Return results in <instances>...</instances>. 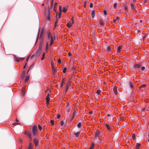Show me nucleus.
Returning a JSON list of instances; mask_svg holds the SVG:
<instances>
[{
  "instance_id": "20",
  "label": "nucleus",
  "mask_w": 149,
  "mask_h": 149,
  "mask_svg": "<svg viewBox=\"0 0 149 149\" xmlns=\"http://www.w3.org/2000/svg\"><path fill=\"white\" fill-rule=\"evenodd\" d=\"M100 24L101 26H103L104 24V23L103 20L102 19L100 20Z\"/></svg>"
},
{
  "instance_id": "31",
  "label": "nucleus",
  "mask_w": 149,
  "mask_h": 149,
  "mask_svg": "<svg viewBox=\"0 0 149 149\" xmlns=\"http://www.w3.org/2000/svg\"><path fill=\"white\" fill-rule=\"evenodd\" d=\"M119 18L118 17H116V19H114L113 20L114 22L115 23V22H116V21L119 20Z\"/></svg>"
},
{
  "instance_id": "38",
  "label": "nucleus",
  "mask_w": 149,
  "mask_h": 149,
  "mask_svg": "<svg viewBox=\"0 0 149 149\" xmlns=\"http://www.w3.org/2000/svg\"><path fill=\"white\" fill-rule=\"evenodd\" d=\"M135 134H134L132 135V138L134 139H135Z\"/></svg>"
},
{
  "instance_id": "25",
  "label": "nucleus",
  "mask_w": 149,
  "mask_h": 149,
  "mask_svg": "<svg viewBox=\"0 0 149 149\" xmlns=\"http://www.w3.org/2000/svg\"><path fill=\"white\" fill-rule=\"evenodd\" d=\"M54 0H51V8H52L53 7V5L54 4Z\"/></svg>"
},
{
  "instance_id": "29",
  "label": "nucleus",
  "mask_w": 149,
  "mask_h": 149,
  "mask_svg": "<svg viewBox=\"0 0 149 149\" xmlns=\"http://www.w3.org/2000/svg\"><path fill=\"white\" fill-rule=\"evenodd\" d=\"M25 72H24L22 74V75L21 76V78L22 79H24V75H25Z\"/></svg>"
},
{
  "instance_id": "7",
  "label": "nucleus",
  "mask_w": 149,
  "mask_h": 149,
  "mask_svg": "<svg viewBox=\"0 0 149 149\" xmlns=\"http://www.w3.org/2000/svg\"><path fill=\"white\" fill-rule=\"evenodd\" d=\"M33 141L36 146H37L38 145V139L36 138H35L33 139Z\"/></svg>"
},
{
  "instance_id": "55",
  "label": "nucleus",
  "mask_w": 149,
  "mask_h": 149,
  "mask_svg": "<svg viewBox=\"0 0 149 149\" xmlns=\"http://www.w3.org/2000/svg\"><path fill=\"white\" fill-rule=\"evenodd\" d=\"M61 13L59 14L58 15V18H59L61 17Z\"/></svg>"
},
{
  "instance_id": "21",
  "label": "nucleus",
  "mask_w": 149,
  "mask_h": 149,
  "mask_svg": "<svg viewBox=\"0 0 149 149\" xmlns=\"http://www.w3.org/2000/svg\"><path fill=\"white\" fill-rule=\"evenodd\" d=\"M76 113H77V112L76 111H74V112L73 113V115H72V119H73L75 117V116L76 115Z\"/></svg>"
},
{
  "instance_id": "50",
  "label": "nucleus",
  "mask_w": 149,
  "mask_h": 149,
  "mask_svg": "<svg viewBox=\"0 0 149 149\" xmlns=\"http://www.w3.org/2000/svg\"><path fill=\"white\" fill-rule=\"evenodd\" d=\"M57 21H58V20L57 19L56 20V22H55V24H54V26H56V25L57 24Z\"/></svg>"
},
{
  "instance_id": "44",
  "label": "nucleus",
  "mask_w": 149,
  "mask_h": 149,
  "mask_svg": "<svg viewBox=\"0 0 149 149\" xmlns=\"http://www.w3.org/2000/svg\"><path fill=\"white\" fill-rule=\"evenodd\" d=\"M93 6V4L92 3H91L90 4V7L92 8Z\"/></svg>"
},
{
  "instance_id": "2",
  "label": "nucleus",
  "mask_w": 149,
  "mask_h": 149,
  "mask_svg": "<svg viewBox=\"0 0 149 149\" xmlns=\"http://www.w3.org/2000/svg\"><path fill=\"white\" fill-rule=\"evenodd\" d=\"M48 38L49 40H50V45L51 46L53 44V42L55 40V38L53 37L50 32L48 33Z\"/></svg>"
},
{
  "instance_id": "51",
  "label": "nucleus",
  "mask_w": 149,
  "mask_h": 149,
  "mask_svg": "<svg viewBox=\"0 0 149 149\" xmlns=\"http://www.w3.org/2000/svg\"><path fill=\"white\" fill-rule=\"evenodd\" d=\"M124 9L125 10H126L127 9V7L126 6H124Z\"/></svg>"
},
{
  "instance_id": "63",
  "label": "nucleus",
  "mask_w": 149,
  "mask_h": 149,
  "mask_svg": "<svg viewBox=\"0 0 149 149\" xmlns=\"http://www.w3.org/2000/svg\"><path fill=\"white\" fill-rule=\"evenodd\" d=\"M136 0H133V1L134 2L136 1Z\"/></svg>"
},
{
  "instance_id": "41",
  "label": "nucleus",
  "mask_w": 149,
  "mask_h": 149,
  "mask_svg": "<svg viewBox=\"0 0 149 149\" xmlns=\"http://www.w3.org/2000/svg\"><path fill=\"white\" fill-rule=\"evenodd\" d=\"M58 3H57V2H55V3L54 5V7L55 8H56V6L57 5Z\"/></svg>"
},
{
  "instance_id": "17",
  "label": "nucleus",
  "mask_w": 149,
  "mask_h": 149,
  "mask_svg": "<svg viewBox=\"0 0 149 149\" xmlns=\"http://www.w3.org/2000/svg\"><path fill=\"white\" fill-rule=\"evenodd\" d=\"M140 144L139 143H137L136 144V149H139V148L140 146Z\"/></svg>"
},
{
  "instance_id": "11",
  "label": "nucleus",
  "mask_w": 149,
  "mask_h": 149,
  "mask_svg": "<svg viewBox=\"0 0 149 149\" xmlns=\"http://www.w3.org/2000/svg\"><path fill=\"white\" fill-rule=\"evenodd\" d=\"M95 10H93L91 13V15L93 18H94L95 15Z\"/></svg>"
},
{
  "instance_id": "12",
  "label": "nucleus",
  "mask_w": 149,
  "mask_h": 149,
  "mask_svg": "<svg viewBox=\"0 0 149 149\" xmlns=\"http://www.w3.org/2000/svg\"><path fill=\"white\" fill-rule=\"evenodd\" d=\"M113 91L115 95L117 94V88L116 87H114L113 88Z\"/></svg>"
},
{
  "instance_id": "33",
  "label": "nucleus",
  "mask_w": 149,
  "mask_h": 149,
  "mask_svg": "<svg viewBox=\"0 0 149 149\" xmlns=\"http://www.w3.org/2000/svg\"><path fill=\"white\" fill-rule=\"evenodd\" d=\"M130 86L131 88H133V85L132 83V82H130Z\"/></svg>"
},
{
  "instance_id": "47",
  "label": "nucleus",
  "mask_w": 149,
  "mask_h": 149,
  "mask_svg": "<svg viewBox=\"0 0 149 149\" xmlns=\"http://www.w3.org/2000/svg\"><path fill=\"white\" fill-rule=\"evenodd\" d=\"M117 3H115L113 5V7L114 8H116V7L117 6Z\"/></svg>"
},
{
  "instance_id": "6",
  "label": "nucleus",
  "mask_w": 149,
  "mask_h": 149,
  "mask_svg": "<svg viewBox=\"0 0 149 149\" xmlns=\"http://www.w3.org/2000/svg\"><path fill=\"white\" fill-rule=\"evenodd\" d=\"M14 59L15 61L19 62L20 61L23 60L24 59V58H18L15 56Z\"/></svg>"
},
{
  "instance_id": "52",
  "label": "nucleus",
  "mask_w": 149,
  "mask_h": 149,
  "mask_svg": "<svg viewBox=\"0 0 149 149\" xmlns=\"http://www.w3.org/2000/svg\"><path fill=\"white\" fill-rule=\"evenodd\" d=\"M72 55V54L70 52H69L68 53V56H70Z\"/></svg>"
},
{
  "instance_id": "64",
  "label": "nucleus",
  "mask_w": 149,
  "mask_h": 149,
  "mask_svg": "<svg viewBox=\"0 0 149 149\" xmlns=\"http://www.w3.org/2000/svg\"><path fill=\"white\" fill-rule=\"evenodd\" d=\"M88 149H92L91 148H90Z\"/></svg>"
},
{
  "instance_id": "1",
  "label": "nucleus",
  "mask_w": 149,
  "mask_h": 149,
  "mask_svg": "<svg viewBox=\"0 0 149 149\" xmlns=\"http://www.w3.org/2000/svg\"><path fill=\"white\" fill-rule=\"evenodd\" d=\"M45 16L46 17L47 20L50 21L51 19V14L50 13V10L49 9H46L45 10Z\"/></svg>"
},
{
  "instance_id": "13",
  "label": "nucleus",
  "mask_w": 149,
  "mask_h": 149,
  "mask_svg": "<svg viewBox=\"0 0 149 149\" xmlns=\"http://www.w3.org/2000/svg\"><path fill=\"white\" fill-rule=\"evenodd\" d=\"M100 132L99 131L97 130L95 134V137H97L100 134Z\"/></svg>"
},
{
  "instance_id": "32",
  "label": "nucleus",
  "mask_w": 149,
  "mask_h": 149,
  "mask_svg": "<svg viewBox=\"0 0 149 149\" xmlns=\"http://www.w3.org/2000/svg\"><path fill=\"white\" fill-rule=\"evenodd\" d=\"M13 125H14L15 126L17 125H20V123H13Z\"/></svg>"
},
{
  "instance_id": "58",
  "label": "nucleus",
  "mask_w": 149,
  "mask_h": 149,
  "mask_svg": "<svg viewBox=\"0 0 149 149\" xmlns=\"http://www.w3.org/2000/svg\"><path fill=\"white\" fill-rule=\"evenodd\" d=\"M56 8H54V11H56Z\"/></svg>"
},
{
  "instance_id": "16",
  "label": "nucleus",
  "mask_w": 149,
  "mask_h": 149,
  "mask_svg": "<svg viewBox=\"0 0 149 149\" xmlns=\"http://www.w3.org/2000/svg\"><path fill=\"white\" fill-rule=\"evenodd\" d=\"M52 68L53 70V72L54 73L56 71V70L55 69L54 67V65L52 64Z\"/></svg>"
},
{
  "instance_id": "39",
  "label": "nucleus",
  "mask_w": 149,
  "mask_h": 149,
  "mask_svg": "<svg viewBox=\"0 0 149 149\" xmlns=\"http://www.w3.org/2000/svg\"><path fill=\"white\" fill-rule=\"evenodd\" d=\"M63 124H64V122H63V121H61V123H60V125L61 126H62L63 125Z\"/></svg>"
},
{
  "instance_id": "10",
  "label": "nucleus",
  "mask_w": 149,
  "mask_h": 149,
  "mask_svg": "<svg viewBox=\"0 0 149 149\" xmlns=\"http://www.w3.org/2000/svg\"><path fill=\"white\" fill-rule=\"evenodd\" d=\"M141 65L140 64H135L134 66L135 68H140L141 67Z\"/></svg>"
},
{
  "instance_id": "5",
  "label": "nucleus",
  "mask_w": 149,
  "mask_h": 149,
  "mask_svg": "<svg viewBox=\"0 0 149 149\" xmlns=\"http://www.w3.org/2000/svg\"><path fill=\"white\" fill-rule=\"evenodd\" d=\"M25 134L31 140H32V137L31 133L29 132L25 131Z\"/></svg>"
},
{
  "instance_id": "9",
  "label": "nucleus",
  "mask_w": 149,
  "mask_h": 149,
  "mask_svg": "<svg viewBox=\"0 0 149 149\" xmlns=\"http://www.w3.org/2000/svg\"><path fill=\"white\" fill-rule=\"evenodd\" d=\"M28 149H33V145L31 143L29 144Z\"/></svg>"
},
{
  "instance_id": "62",
  "label": "nucleus",
  "mask_w": 149,
  "mask_h": 149,
  "mask_svg": "<svg viewBox=\"0 0 149 149\" xmlns=\"http://www.w3.org/2000/svg\"><path fill=\"white\" fill-rule=\"evenodd\" d=\"M110 116V115L109 114H108L107 115V116Z\"/></svg>"
},
{
  "instance_id": "42",
  "label": "nucleus",
  "mask_w": 149,
  "mask_h": 149,
  "mask_svg": "<svg viewBox=\"0 0 149 149\" xmlns=\"http://www.w3.org/2000/svg\"><path fill=\"white\" fill-rule=\"evenodd\" d=\"M38 128L40 130H41L42 129V127L40 125H38Z\"/></svg>"
},
{
  "instance_id": "54",
  "label": "nucleus",
  "mask_w": 149,
  "mask_h": 149,
  "mask_svg": "<svg viewBox=\"0 0 149 149\" xmlns=\"http://www.w3.org/2000/svg\"><path fill=\"white\" fill-rule=\"evenodd\" d=\"M61 116L60 115H58L57 116V118H59Z\"/></svg>"
},
{
  "instance_id": "8",
  "label": "nucleus",
  "mask_w": 149,
  "mask_h": 149,
  "mask_svg": "<svg viewBox=\"0 0 149 149\" xmlns=\"http://www.w3.org/2000/svg\"><path fill=\"white\" fill-rule=\"evenodd\" d=\"M46 104H48L49 103V102L50 101V98L49 97V94H48L47 96V97L46 98Z\"/></svg>"
},
{
  "instance_id": "46",
  "label": "nucleus",
  "mask_w": 149,
  "mask_h": 149,
  "mask_svg": "<svg viewBox=\"0 0 149 149\" xmlns=\"http://www.w3.org/2000/svg\"><path fill=\"white\" fill-rule=\"evenodd\" d=\"M61 60L60 59H58V63H61Z\"/></svg>"
},
{
  "instance_id": "26",
  "label": "nucleus",
  "mask_w": 149,
  "mask_h": 149,
  "mask_svg": "<svg viewBox=\"0 0 149 149\" xmlns=\"http://www.w3.org/2000/svg\"><path fill=\"white\" fill-rule=\"evenodd\" d=\"M67 11V9L65 8V7H63L62 12H63L65 13Z\"/></svg>"
},
{
  "instance_id": "53",
  "label": "nucleus",
  "mask_w": 149,
  "mask_h": 149,
  "mask_svg": "<svg viewBox=\"0 0 149 149\" xmlns=\"http://www.w3.org/2000/svg\"><path fill=\"white\" fill-rule=\"evenodd\" d=\"M145 69V67H142L141 68V69L142 70H144Z\"/></svg>"
},
{
  "instance_id": "40",
  "label": "nucleus",
  "mask_w": 149,
  "mask_h": 149,
  "mask_svg": "<svg viewBox=\"0 0 149 149\" xmlns=\"http://www.w3.org/2000/svg\"><path fill=\"white\" fill-rule=\"evenodd\" d=\"M51 124L52 125H54V121L52 120H51Z\"/></svg>"
},
{
  "instance_id": "34",
  "label": "nucleus",
  "mask_w": 149,
  "mask_h": 149,
  "mask_svg": "<svg viewBox=\"0 0 149 149\" xmlns=\"http://www.w3.org/2000/svg\"><path fill=\"white\" fill-rule=\"evenodd\" d=\"M45 53H44L43 54L41 58V60H43L45 58Z\"/></svg>"
},
{
  "instance_id": "14",
  "label": "nucleus",
  "mask_w": 149,
  "mask_h": 149,
  "mask_svg": "<svg viewBox=\"0 0 149 149\" xmlns=\"http://www.w3.org/2000/svg\"><path fill=\"white\" fill-rule=\"evenodd\" d=\"M25 89L24 87L22 88V94L23 96L25 95Z\"/></svg>"
},
{
  "instance_id": "35",
  "label": "nucleus",
  "mask_w": 149,
  "mask_h": 149,
  "mask_svg": "<svg viewBox=\"0 0 149 149\" xmlns=\"http://www.w3.org/2000/svg\"><path fill=\"white\" fill-rule=\"evenodd\" d=\"M65 83V82H64V80L63 79L62 80V82H61V86H63V84L64 83Z\"/></svg>"
},
{
  "instance_id": "37",
  "label": "nucleus",
  "mask_w": 149,
  "mask_h": 149,
  "mask_svg": "<svg viewBox=\"0 0 149 149\" xmlns=\"http://www.w3.org/2000/svg\"><path fill=\"white\" fill-rule=\"evenodd\" d=\"M101 92V91L100 90H98L97 91V92H96V93L98 94V95H99L100 94V93Z\"/></svg>"
},
{
  "instance_id": "15",
  "label": "nucleus",
  "mask_w": 149,
  "mask_h": 149,
  "mask_svg": "<svg viewBox=\"0 0 149 149\" xmlns=\"http://www.w3.org/2000/svg\"><path fill=\"white\" fill-rule=\"evenodd\" d=\"M122 46H119L118 48L117 49V52H120V51L121 49L122 48Z\"/></svg>"
},
{
  "instance_id": "59",
  "label": "nucleus",
  "mask_w": 149,
  "mask_h": 149,
  "mask_svg": "<svg viewBox=\"0 0 149 149\" xmlns=\"http://www.w3.org/2000/svg\"><path fill=\"white\" fill-rule=\"evenodd\" d=\"M61 7L60 6L59 7V10H61Z\"/></svg>"
},
{
  "instance_id": "43",
  "label": "nucleus",
  "mask_w": 149,
  "mask_h": 149,
  "mask_svg": "<svg viewBox=\"0 0 149 149\" xmlns=\"http://www.w3.org/2000/svg\"><path fill=\"white\" fill-rule=\"evenodd\" d=\"M86 1H85L84 2V7L85 8L86 7Z\"/></svg>"
},
{
  "instance_id": "49",
  "label": "nucleus",
  "mask_w": 149,
  "mask_h": 149,
  "mask_svg": "<svg viewBox=\"0 0 149 149\" xmlns=\"http://www.w3.org/2000/svg\"><path fill=\"white\" fill-rule=\"evenodd\" d=\"M48 44L47 43L46 44V49L47 50L48 49Z\"/></svg>"
},
{
  "instance_id": "56",
  "label": "nucleus",
  "mask_w": 149,
  "mask_h": 149,
  "mask_svg": "<svg viewBox=\"0 0 149 149\" xmlns=\"http://www.w3.org/2000/svg\"><path fill=\"white\" fill-rule=\"evenodd\" d=\"M29 56L27 57V58L26 59V61H27L29 59Z\"/></svg>"
},
{
  "instance_id": "57",
  "label": "nucleus",
  "mask_w": 149,
  "mask_h": 149,
  "mask_svg": "<svg viewBox=\"0 0 149 149\" xmlns=\"http://www.w3.org/2000/svg\"><path fill=\"white\" fill-rule=\"evenodd\" d=\"M19 140L21 142H22V139H20Z\"/></svg>"
},
{
  "instance_id": "19",
  "label": "nucleus",
  "mask_w": 149,
  "mask_h": 149,
  "mask_svg": "<svg viewBox=\"0 0 149 149\" xmlns=\"http://www.w3.org/2000/svg\"><path fill=\"white\" fill-rule=\"evenodd\" d=\"M105 125L108 130H109L110 129V126L108 124L106 123L105 124Z\"/></svg>"
},
{
  "instance_id": "18",
  "label": "nucleus",
  "mask_w": 149,
  "mask_h": 149,
  "mask_svg": "<svg viewBox=\"0 0 149 149\" xmlns=\"http://www.w3.org/2000/svg\"><path fill=\"white\" fill-rule=\"evenodd\" d=\"M80 133V132H78L75 133V136L76 137H78L79 136Z\"/></svg>"
},
{
  "instance_id": "28",
  "label": "nucleus",
  "mask_w": 149,
  "mask_h": 149,
  "mask_svg": "<svg viewBox=\"0 0 149 149\" xmlns=\"http://www.w3.org/2000/svg\"><path fill=\"white\" fill-rule=\"evenodd\" d=\"M146 84H143L139 88H144L146 87Z\"/></svg>"
},
{
  "instance_id": "48",
  "label": "nucleus",
  "mask_w": 149,
  "mask_h": 149,
  "mask_svg": "<svg viewBox=\"0 0 149 149\" xmlns=\"http://www.w3.org/2000/svg\"><path fill=\"white\" fill-rule=\"evenodd\" d=\"M28 66V65L27 64V63H26L25 64V65L24 66V68H25V67L27 66Z\"/></svg>"
},
{
  "instance_id": "60",
  "label": "nucleus",
  "mask_w": 149,
  "mask_h": 149,
  "mask_svg": "<svg viewBox=\"0 0 149 149\" xmlns=\"http://www.w3.org/2000/svg\"><path fill=\"white\" fill-rule=\"evenodd\" d=\"M89 113H90L91 114L92 113V111H90Z\"/></svg>"
},
{
  "instance_id": "61",
  "label": "nucleus",
  "mask_w": 149,
  "mask_h": 149,
  "mask_svg": "<svg viewBox=\"0 0 149 149\" xmlns=\"http://www.w3.org/2000/svg\"><path fill=\"white\" fill-rule=\"evenodd\" d=\"M42 33H43V31L42 32L41 31V35H42Z\"/></svg>"
},
{
  "instance_id": "30",
  "label": "nucleus",
  "mask_w": 149,
  "mask_h": 149,
  "mask_svg": "<svg viewBox=\"0 0 149 149\" xmlns=\"http://www.w3.org/2000/svg\"><path fill=\"white\" fill-rule=\"evenodd\" d=\"M81 122H79L78 123L77 125V127L79 128H80L81 126Z\"/></svg>"
},
{
  "instance_id": "27",
  "label": "nucleus",
  "mask_w": 149,
  "mask_h": 149,
  "mask_svg": "<svg viewBox=\"0 0 149 149\" xmlns=\"http://www.w3.org/2000/svg\"><path fill=\"white\" fill-rule=\"evenodd\" d=\"M30 78V76H29L28 75V76L26 77L25 79V81H28Z\"/></svg>"
},
{
  "instance_id": "3",
  "label": "nucleus",
  "mask_w": 149,
  "mask_h": 149,
  "mask_svg": "<svg viewBox=\"0 0 149 149\" xmlns=\"http://www.w3.org/2000/svg\"><path fill=\"white\" fill-rule=\"evenodd\" d=\"M33 135L34 136H36L37 134V127L36 126H34L32 129Z\"/></svg>"
},
{
  "instance_id": "24",
  "label": "nucleus",
  "mask_w": 149,
  "mask_h": 149,
  "mask_svg": "<svg viewBox=\"0 0 149 149\" xmlns=\"http://www.w3.org/2000/svg\"><path fill=\"white\" fill-rule=\"evenodd\" d=\"M95 146V144L93 142L91 143V146L90 147V148H91L92 149H93L94 148Z\"/></svg>"
},
{
  "instance_id": "23",
  "label": "nucleus",
  "mask_w": 149,
  "mask_h": 149,
  "mask_svg": "<svg viewBox=\"0 0 149 149\" xmlns=\"http://www.w3.org/2000/svg\"><path fill=\"white\" fill-rule=\"evenodd\" d=\"M107 50L108 52H109L111 51V48H110V47L109 46H108L107 47Z\"/></svg>"
},
{
  "instance_id": "45",
  "label": "nucleus",
  "mask_w": 149,
  "mask_h": 149,
  "mask_svg": "<svg viewBox=\"0 0 149 149\" xmlns=\"http://www.w3.org/2000/svg\"><path fill=\"white\" fill-rule=\"evenodd\" d=\"M104 13L105 15H107V12L106 10H104Z\"/></svg>"
},
{
  "instance_id": "4",
  "label": "nucleus",
  "mask_w": 149,
  "mask_h": 149,
  "mask_svg": "<svg viewBox=\"0 0 149 149\" xmlns=\"http://www.w3.org/2000/svg\"><path fill=\"white\" fill-rule=\"evenodd\" d=\"M71 20L72 21V22H68L67 24V26L68 28L71 27L72 24L74 23L73 17V16L71 18Z\"/></svg>"
},
{
  "instance_id": "22",
  "label": "nucleus",
  "mask_w": 149,
  "mask_h": 149,
  "mask_svg": "<svg viewBox=\"0 0 149 149\" xmlns=\"http://www.w3.org/2000/svg\"><path fill=\"white\" fill-rule=\"evenodd\" d=\"M130 6H131V7L132 9H134V10L135 9V7H134L135 6L133 4L131 3Z\"/></svg>"
},
{
  "instance_id": "36",
  "label": "nucleus",
  "mask_w": 149,
  "mask_h": 149,
  "mask_svg": "<svg viewBox=\"0 0 149 149\" xmlns=\"http://www.w3.org/2000/svg\"><path fill=\"white\" fill-rule=\"evenodd\" d=\"M67 68H64L63 69V72L64 73H65L66 71Z\"/></svg>"
}]
</instances>
